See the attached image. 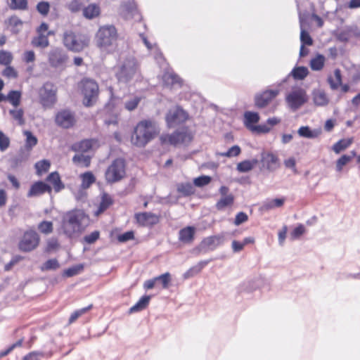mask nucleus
<instances>
[{
	"label": "nucleus",
	"mask_w": 360,
	"mask_h": 360,
	"mask_svg": "<svg viewBox=\"0 0 360 360\" xmlns=\"http://www.w3.org/2000/svg\"><path fill=\"white\" fill-rule=\"evenodd\" d=\"M87 222L88 217L82 210H72L63 215L61 229L68 237H75L83 231Z\"/></svg>",
	"instance_id": "2"
},
{
	"label": "nucleus",
	"mask_w": 360,
	"mask_h": 360,
	"mask_svg": "<svg viewBox=\"0 0 360 360\" xmlns=\"http://www.w3.org/2000/svg\"><path fill=\"white\" fill-rule=\"evenodd\" d=\"M21 93L18 91H11L6 96V101H9L13 106L20 105Z\"/></svg>",
	"instance_id": "41"
},
{
	"label": "nucleus",
	"mask_w": 360,
	"mask_h": 360,
	"mask_svg": "<svg viewBox=\"0 0 360 360\" xmlns=\"http://www.w3.org/2000/svg\"><path fill=\"white\" fill-rule=\"evenodd\" d=\"M260 162L269 171H274L278 167V157L270 152L263 151L261 153Z\"/></svg>",
	"instance_id": "17"
},
{
	"label": "nucleus",
	"mask_w": 360,
	"mask_h": 360,
	"mask_svg": "<svg viewBox=\"0 0 360 360\" xmlns=\"http://www.w3.org/2000/svg\"><path fill=\"white\" fill-rule=\"evenodd\" d=\"M158 124L151 120L140 121L134 129L131 136V142L137 147H144L160 133Z\"/></svg>",
	"instance_id": "1"
},
{
	"label": "nucleus",
	"mask_w": 360,
	"mask_h": 360,
	"mask_svg": "<svg viewBox=\"0 0 360 360\" xmlns=\"http://www.w3.org/2000/svg\"><path fill=\"white\" fill-rule=\"evenodd\" d=\"M308 100L306 90L299 86L292 87L286 93L285 98L287 106L293 111L300 109Z\"/></svg>",
	"instance_id": "5"
},
{
	"label": "nucleus",
	"mask_w": 360,
	"mask_h": 360,
	"mask_svg": "<svg viewBox=\"0 0 360 360\" xmlns=\"http://www.w3.org/2000/svg\"><path fill=\"white\" fill-rule=\"evenodd\" d=\"M309 74V70L307 68L300 66L295 68L290 72V75H292L295 79H304L307 75Z\"/></svg>",
	"instance_id": "38"
},
{
	"label": "nucleus",
	"mask_w": 360,
	"mask_h": 360,
	"mask_svg": "<svg viewBox=\"0 0 360 360\" xmlns=\"http://www.w3.org/2000/svg\"><path fill=\"white\" fill-rule=\"evenodd\" d=\"M352 160V157L347 155L341 156L336 162V170L341 172L343 167L349 162Z\"/></svg>",
	"instance_id": "51"
},
{
	"label": "nucleus",
	"mask_w": 360,
	"mask_h": 360,
	"mask_svg": "<svg viewBox=\"0 0 360 360\" xmlns=\"http://www.w3.org/2000/svg\"><path fill=\"white\" fill-rule=\"evenodd\" d=\"M209 263V261H201L195 266L189 269L184 274V278L187 279L194 276L201 271V270Z\"/></svg>",
	"instance_id": "29"
},
{
	"label": "nucleus",
	"mask_w": 360,
	"mask_h": 360,
	"mask_svg": "<svg viewBox=\"0 0 360 360\" xmlns=\"http://www.w3.org/2000/svg\"><path fill=\"white\" fill-rule=\"evenodd\" d=\"M100 13V8L96 4H90L83 10V15L87 19L97 17Z\"/></svg>",
	"instance_id": "34"
},
{
	"label": "nucleus",
	"mask_w": 360,
	"mask_h": 360,
	"mask_svg": "<svg viewBox=\"0 0 360 360\" xmlns=\"http://www.w3.org/2000/svg\"><path fill=\"white\" fill-rule=\"evenodd\" d=\"M53 34L54 32L53 31H49L46 34H38L37 36L32 39L31 43L35 47L44 49L49 45V37Z\"/></svg>",
	"instance_id": "22"
},
{
	"label": "nucleus",
	"mask_w": 360,
	"mask_h": 360,
	"mask_svg": "<svg viewBox=\"0 0 360 360\" xmlns=\"http://www.w3.org/2000/svg\"><path fill=\"white\" fill-rule=\"evenodd\" d=\"M10 114L13 118L18 121L19 124L24 123L23 120V110L22 109H13L10 110Z\"/></svg>",
	"instance_id": "57"
},
{
	"label": "nucleus",
	"mask_w": 360,
	"mask_h": 360,
	"mask_svg": "<svg viewBox=\"0 0 360 360\" xmlns=\"http://www.w3.org/2000/svg\"><path fill=\"white\" fill-rule=\"evenodd\" d=\"M139 224L142 226H153L160 221V217L151 212H143L136 214Z\"/></svg>",
	"instance_id": "19"
},
{
	"label": "nucleus",
	"mask_w": 360,
	"mask_h": 360,
	"mask_svg": "<svg viewBox=\"0 0 360 360\" xmlns=\"http://www.w3.org/2000/svg\"><path fill=\"white\" fill-rule=\"evenodd\" d=\"M259 161L257 159L252 160H245L239 162L237 165V169L240 172H248L252 170L255 165L258 164Z\"/></svg>",
	"instance_id": "33"
},
{
	"label": "nucleus",
	"mask_w": 360,
	"mask_h": 360,
	"mask_svg": "<svg viewBox=\"0 0 360 360\" xmlns=\"http://www.w3.org/2000/svg\"><path fill=\"white\" fill-rule=\"evenodd\" d=\"M193 136L187 129L176 131L172 134H162L160 137L162 144L179 146L186 144L191 141Z\"/></svg>",
	"instance_id": "6"
},
{
	"label": "nucleus",
	"mask_w": 360,
	"mask_h": 360,
	"mask_svg": "<svg viewBox=\"0 0 360 360\" xmlns=\"http://www.w3.org/2000/svg\"><path fill=\"white\" fill-rule=\"evenodd\" d=\"M94 143V142L92 140L82 141L74 146V150L83 153L88 152L93 148Z\"/></svg>",
	"instance_id": "36"
},
{
	"label": "nucleus",
	"mask_w": 360,
	"mask_h": 360,
	"mask_svg": "<svg viewBox=\"0 0 360 360\" xmlns=\"http://www.w3.org/2000/svg\"><path fill=\"white\" fill-rule=\"evenodd\" d=\"M38 229L41 233L48 234L53 231V224L51 221H44L39 224Z\"/></svg>",
	"instance_id": "54"
},
{
	"label": "nucleus",
	"mask_w": 360,
	"mask_h": 360,
	"mask_svg": "<svg viewBox=\"0 0 360 360\" xmlns=\"http://www.w3.org/2000/svg\"><path fill=\"white\" fill-rule=\"evenodd\" d=\"M37 9L41 15H46L49 12L50 5L46 1H41L37 4Z\"/></svg>",
	"instance_id": "60"
},
{
	"label": "nucleus",
	"mask_w": 360,
	"mask_h": 360,
	"mask_svg": "<svg viewBox=\"0 0 360 360\" xmlns=\"http://www.w3.org/2000/svg\"><path fill=\"white\" fill-rule=\"evenodd\" d=\"M56 87L51 83H46L40 90V99L45 107L52 106L56 101Z\"/></svg>",
	"instance_id": "12"
},
{
	"label": "nucleus",
	"mask_w": 360,
	"mask_h": 360,
	"mask_svg": "<svg viewBox=\"0 0 360 360\" xmlns=\"http://www.w3.org/2000/svg\"><path fill=\"white\" fill-rule=\"evenodd\" d=\"M83 264H77L66 269L64 272V274L68 277H72L81 273L83 271Z\"/></svg>",
	"instance_id": "45"
},
{
	"label": "nucleus",
	"mask_w": 360,
	"mask_h": 360,
	"mask_svg": "<svg viewBox=\"0 0 360 360\" xmlns=\"http://www.w3.org/2000/svg\"><path fill=\"white\" fill-rule=\"evenodd\" d=\"M139 73V64L134 57L127 58L116 73L120 82L127 83Z\"/></svg>",
	"instance_id": "4"
},
{
	"label": "nucleus",
	"mask_w": 360,
	"mask_h": 360,
	"mask_svg": "<svg viewBox=\"0 0 360 360\" xmlns=\"http://www.w3.org/2000/svg\"><path fill=\"white\" fill-rule=\"evenodd\" d=\"M84 104L90 106L94 102L98 92V84L93 80L85 79L82 82Z\"/></svg>",
	"instance_id": "9"
},
{
	"label": "nucleus",
	"mask_w": 360,
	"mask_h": 360,
	"mask_svg": "<svg viewBox=\"0 0 360 360\" xmlns=\"http://www.w3.org/2000/svg\"><path fill=\"white\" fill-rule=\"evenodd\" d=\"M224 236H213L205 238L199 245V251L207 252L209 250H213L217 246L223 243Z\"/></svg>",
	"instance_id": "15"
},
{
	"label": "nucleus",
	"mask_w": 360,
	"mask_h": 360,
	"mask_svg": "<svg viewBox=\"0 0 360 360\" xmlns=\"http://www.w3.org/2000/svg\"><path fill=\"white\" fill-rule=\"evenodd\" d=\"M188 118L187 113L179 107L170 109L166 116V121L169 127L186 121Z\"/></svg>",
	"instance_id": "13"
},
{
	"label": "nucleus",
	"mask_w": 360,
	"mask_h": 360,
	"mask_svg": "<svg viewBox=\"0 0 360 360\" xmlns=\"http://www.w3.org/2000/svg\"><path fill=\"white\" fill-rule=\"evenodd\" d=\"M91 307L92 305H89L87 307H84L74 311L69 319V323H72L74 321H75L79 316H81L82 314H85L88 310H89L91 308Z\"/></svg>",
	"instance_id": "55"
},
{
	"label": "nucleus",
	"mask_w": 360,
	"mask_h": 360,
	"mask_svg": "<svg viewBox=\"0 0 360 360\" xmlns=\"http://www.w3.org/2000/svg\"><path fill=\"white\" fill-rule=\"evenodd\" d=\"M305 228L302 224H300L298 226L295 228L290 234V238L292 240L298 239L302 235L305 233Z\"/></svg>",
	"instance_id": "50"
},
{
	"label": "nucleus",
	"mask_w": 360,
	"mask_h": 360,
	"mask_svg": "<svg viewBox=\"0 0 360 360\" xmlns=\"http://www.w3.org/2000/svg\"><path fill=\"white\" fill-rule=\"evenodd\" d=\"M155 280L160 281L163 288H168L171 282V275L167 272L155 278Z\"/></svg>",
	"instance_id": "48"
},
{
	"label": "nucleus",
	"mask_w": 360,
	"mask_h": 360,
	"mask_svg": "<svg viewBox=\"0 0 360 360\" xmlns=\"http://www.w3.org/2000/svg\"><path fill=\"white\" fill-rule=\"evenodd\" d=\"M56 122L61 127L70 128L75 124L76 120L72 112L69 110H63L57 114Z\"/></svg>",
	"instance_id": "16"
},
{
	"label": "nucleus",
	"mask_w": 360,
	"mask_h": 360,
	"mask_svg": "<svg viewBox=\"0 0 360 360\" xmlns=\"http://www.w3.org/2000/svg\"><path fill=\"white\" fill-rule=\"evenodd\" d=\"M50 165V162L46 160L37 162L35 164V168L37 169V174L40 175L44 172H46L49 170Z\"/></svg>",
	"instance_id": "43"
},
{
	"label": "nucleus",
	"mask_w": 360,
	"mask_h": 360,
	"mask_svg": "<svg viewBox=\"0 0 360 360\" xmlns=\"http://www.w3.org/2000/svg\"><path fill=\"white\" fill-rule=\"evenodd\" d=\"M162 80L167 86H174L175 84H181V79L178 75L173 72H167L162 76Z\"/></svg>",
	"instance_id": "28"
},
{
	"label": "nucleus",
	"mask_w": 360,
	"mask_h": 360,
	"mask_svg": "<svg viewBox=\"0 0 360 360\" xmlns=\"http://www.w3.org/2000/svg\"><path fill=\"white\" fill-rule=\"evenodd\" d=\"M39 236L34 231L25 232L19 243V248L23 252H30L39 245Z\"/></svg>",
	"instance_id": "10"
},
{
	"label": "nucleus",
	"mask_w": 360,
	"mask_h": 360,
	"mask_svg": "<svg viewBox=\"0 0 360 360\" xmlns=\"http://www.w3.org/2000/svg\"><path fill=\"white\" fill-rule=\"evenodd\" d=\"M209 263V261H201L195 266L189 269L184 274V278L187 279L194 276L201 271V270Z\"/></svg>",
	"instance_id": "30"
},
{
	"label": "nucleus",
	"mask_w": 360,
	"mask_h": 360,
	"mask_svg": "<svg viewBox=\"0 0 360 360\" xmlns=\"http://www.w3.org/2000/svg\"><path fill=\"white\" fill-rule=\"evenodd\" d=\"M353 138L341 139L333 146V150L335 153L338 154L347 148L353 143Z\"/></svg>",
	"instance_id": "32"
},
{
	"label": "nucleus",
	"mask_w": 360,
	"mask_h": 360,
	"mask_svg": "<svg viewBox=\"0 0 360 360\" xmlns=\"http://www.w3.org/2000/svg\"><path fill=\"white\" fill-rule=\"evenodd\" d=\"M46 192L51 193V188L46 184L42 182V181H38L34 184L28 193V197H34L40 195Z\"/></svg>",
	"instance_id": "20"
},
{
	"label": "nucleus",
	"mask_w": 360,
	"mask_h": 360,
	"mask_svg": "<svg viewBox=\"0 0 360 360\" xmlns=\"http://www.w3.org/2000/svg\"><path fill=\"white\" fill-rule=\"evenodd\" d=\"M211 181V178L208 176H201L195 178L193 181L196 186L201 187L208 184Z\"/></svg>",
	"instance_id": "61"
},
{
	"label": "nucleus",
	"mask_w": 360,
	"mask_h": 360,
	"mask_svg": "<svg viewBox=\"0 0 360 360\" xmlns=\"http://www.w3.org/2000/svg\"><path fill=\"white\" fill-rule=\"evenodd\" d=\"M150 300V296L149 295L142 297L136 304L129 309V313L133 314L143 310L148 305Z\"/></svg>",
	"instance_id": "26"
},
{
	"label": "nucleus",
	"mask_w": 360,
	"mask_h": 360,
	"mask_svg": "<svg viewBox=\"0 0 360 360\" xmlns=\"http://www.w3.org/2000/svg\"><path fill=\"white\" fill-rule=\"evenodd\" d=\"M48 59L51 66L60 68L66 63L68 56L61 49L53 48L49 51Z\"/></svg>",
	"instance_id": "14"
},
{
	"label": "nucleus",
	"mask_w": 360,
	"mask_h": 360,
	"mask_svg": "<svg viewBox=\"0 0 360 360\" xmlns=\"http://www.w3.org/2000/svg\"><path fill=\"white\" fill-rule=\"evenodd\" d=\"M59 267V264L56 259H51L46 261L42 266V270L56 269Z\"/></svg>",
	"instance_id": "58"
},
{
	"label": "nucleus",
	"mask_w": 360,
	"mask_h": 360,
	"mask_svg": "<svg viewBox=\"0 0 360 360\" xmlns=\"http://www.w3.org/2000/svg\"><path fill=\"white\" fill-rule=\"evenodd\" d=\"M23 60L27 63H33L35 60V53L33 51H26L23 53Z\"/></svg>",
	"instance_id": "64"
},
{
	"label": "nucleus",
	"mask_w": 360,
	"mask_h": 360,
	"mask_svg": "<svg viewBox=\"0 0 360 360\" xmlns=\"http://www.w3.org/2000/svg\"><path fill=\"white\" fill-rule=\"evenodd\" d=\"M195 229L193 226H187L179 231V240L184 243H190L194 238Z\"/></svg>",
	"instance_id": "24"
},
{
	"label": "nucleus",
	"mask_w": 360,
	"mask_h": 360,
	"mask_svg": "<svg viewBox=\"0 0 360 360\" xmlns=\"http://www.w3.org/2000/svg\"><path fill=\"white\" fill-rule=\"evenodd\" d=\"M81 178L82 179V187L83 188H88L95 181L94 176L89 172L81 174Z\"/></svg>",
	"instance_id": "42"
},
{
	"label": "nucleus",
	"mask_w": 360,
	"mask_h": 360,
	"mask_svg": "<svg viewBox=\"0 0 360 360\" xmlns=\"http://www.w3.org/2000/svg\"><path fill=\"white\" fill-rule=\"evenodd\" d=\"M13 60V55L7 51H0V64L8 65Z\"/></svg>",
	"instance_id": "46"
},
{
	"label": "nucleus",
	"mask_w": 360,
	"mask_h": 360,
	"mask_svg": "<svg viewBox=\"0 0 360 360\" xmlns=\"http://www.w3.org/2000/svg\"><path fill=\"white\" fill-rule=\"evenodd\" d=\"M314 103L318 106H325L329 103V98L326 92L322 89H314L312 91Z\"/></svg>",
	"instance_id": "23"
},
{
	"label": "nucleus",
	"mask_w": 360,
	"mask_h": 360,
	"mask_svg": "<svg viewBox=\"0 0 360 360\" xmlns=\"http://www.w3.org/2000/svg\"><path fill=\"white\" fill-rule=\"evenodd\" d=\"M328 82L332 89H337L342 84L340 70L338 69L335 70L333 75L328 77Z\"/></svg>",
	"instance_id": "27"
},
{
	"label": "nucleus",
	"mask_w": 360,
	"mask_h": 360,
	"mask_svg": "<svg viewBox=\"0 0 360 360\" xmlns=\"http://www.w3.org/2000/svg\"><path fill=\"white\" fill-rule=\"evenodd\" d=\"M177 191L184 195H189L193 193V187L191 184H180L177 186Z\"/></svg>",
	"instance_id": "44"
},
{
	"label": "nucleus",
	"mask_w": 360,
	"mask_h": 360,
	"mask_svg": "<svg viewBox=\"0 0 360 360\" xmlns=\"http://www.w3.org/2000/svg\"><path fill=\"white\" fill-rule=\"evenodd\" d=\"M47 179L53 184L56 192H58L64 187L61 183L59 174L57 172H52L50 174Z\"/></svg>",
	"instance_id": "39"
},
{
	"label": "nucleus",
	"mask_w": 360,
	"mask_h": 360,
	"mask_svg": "<svg viewBox=\"0 0 360 360\" xmlns=\"http://www.w3.org/2000/svg\"><path fill=\"white\" fill-rule=\"evenodd\" d=\"M63 40L65 46L74 52L82 51L89 44L88 39L77 37L70 30H67L64 32Z\"/></svg>",
	"instance_id": "8"
},
{
	"label": "nucleus",
	"mask_w": 360,
	"mask_h": 360,
	"mask_svg": "<svg viewBox=\"0 0 360 360\" xmlns=\"http://www.w3.org/2000/svg\"><path fill=\"white\" fill-rule=\"evenodd\" d=\"M300 41L302 44L311 46L313 44V39L309 34L306 31V19L304 15L300 14Z\"/></svg>",
	"instance_id": "21"
},
{
	"label": "nucleus",
	"mask_w": 360,
	"mask_h": 360,
	"mask_svg": "<svg viewBox=\"0 0 360 360\" xmlns=\"http://www.w3.org/2000/svg\"><path fill=\"white\" fill-rule=\"evenodd\" d=\"M90 156L83 153L75 155L72 158V161L75 164L83 167H88L90 165Z\"/></svg>",
	"instance_id": "35"
},
{
	"label": "nucleus",
	"mask_w": 360,
	"mask_h": 360,
	"mask_svg": "<svg viewBox=\"0 0 360 360\" xmlns=\"http://www.w3.org/2000/svg\"><path fill=\"white\" fill-rule=\"evenodd\" d=\"M278 90H267L255 96V105L258 108L266 106L278 94Z\"/></svg>",
	"instance_id": "18"
},
{
	"label": "nucleus",
	"mask_w": 360,
	"mask_h": 360,
	"mask_svg": "<svg viewBox=\"0 0 360 360\" xmlns=\"http://www.w3.org/2000/svg\"><path fill=\"white\" fill-rule=\"evenodd\" d=\"M325 63V57L322 55H317L315 58H312L310 61V67L313 70H321Z\"/></svg>",
	"instance_id": "37"
},
{
	"label": "nucleus",
	"mask_w": 360,
	"mask_h": 360,
	"mask_svg": "<svg viewBox=\"0 0 360 360\" xmlns=\"http://www.w3.org/2000/svg\"><path fill=\"white\" fill-rule=\"evenodd\" d=\"M245 124L251 130V127H255L253 124L257 123L259 120V114L253 112H246L244 115Z\"/></svg>",
	"instance_id": "31"
},
{
	"label": "nucleus",
	"mask_w": 360,
	"mask_h": 360,
	"mask_svg": "<svg viewBox=\"0 0 360 360\" xmlns=\"http://www.w3.org/2000/svg\"><path fill=\"white\" fill-rule=\"evenodd\" d=\"M24 134L26 136V147L29 149L32 148L37 143V139L30 131H25Z\"/></svg>",
	"instance_id": "47"
},
{
	"label": "nucleus",
	"mask_w": 360,
	"mask_h": 360,
	"mask_svg": "<svg viewBox=\"0 0 360 360\" xmlns=\"http://www.w3.org/2000/svg\"><path fill=\"white\" fill-rule=\"evenodd\" d=\"M8 5L13 10H26L27 8V0H8Z\"/></svg>",
	"instance_id": "40"
},
{
	"label": "nucleus",
	"mask_w": 360,
	"mask_h": 360,
	"mask_svg": "<svg viewBox=\"0 0 360 360\" xmlns=\"http://www.w3.org/2000/svg\"><path fill=\"white\" fill-rule=\"evenodd\" d=\"M112 204L111 198L107 195L104 194L102 196V200L99 206V212H102L105 210L110 205Z\"/></svg>",
	"instance_id": "56"
},
{
	"label": "nucleus",
	"mask_w": 360,
	"mask_h": 360,
	"mask_svg": "<svg viewBox=\"0 0 360 360\" xmlns=\"http://www.w3.org/2000/svg\"><path fill=\"white\" fill-rule=\"evenodd\" d=\"M141 101V98L139 96H134L131 98L130 100L127 101L125 104V108L129 111L134 110L138 106L139 102Z\"/></svg>",
	"instance_id": "53"
},
{
	"label": "nucleus",
	"mask_w": 360,
	"mask_h": 360,
	"mask_svg": "<svg viewBox=\"0 0 360 360\" xmlns=\"http://www.w3.org/2000/svg\"><path fill=\"white\" fill-rule=\"evenodd\" d=\"M45 356L43 352H31L26 354L22 360H40V357Z\"/></svg>",
	"instance_id": "59"
},
{
	"label": "nucleus",
	"mask_w": 360,
	"mask_h": 360,
	"mask_svg": "<svg viewBox=\"0 0 360 360\" xmlns=\"http://www.w3.org/2000/svg\"><path fill=\"white\" fill-rule=\"evenodd\" d=\"M220 198L215 204V207L219 211H223L226 208H230L233 206L235 200L234 195L230 193L229 188L227 186H222L219 189Z\"/></svg>",
	"instance_id": "11"
},
{
	"label": "nucleus",
	"mask_w": 360,
	"mask_h": 360,
	"mask_svg": "<svg viewBox=\"0 0 360 360\" xmlns=\"http://www.w3.org/2000/svg\"><path fill=\"white\" fill-rule=\"evenodd\" d=\"M125 162L122 159L114 160L108 167L105 176L108 183H115L122 179L126 174Z\"/></svg>",
	"instance_id": "7"
},
{
	"label": "nucleus",
	"mask_w": 360,
	"mask_h": 360,
	"mask_svg": "<svg viewBox=\"0 0 360 360\" xmlns=\"http://www.w3.org/2000/svg\"><path fill=\"white\" fill-rule=\"evenodd\" d=\"M321 129H311L307 126H302L297 130L300 136L307 139H315L321 134Z\"/></svg>",
	"instance_id": "25"
},
{
	"label": "nucleus",
	"mask_w": 360,
	"mask_h": 360,
	"mask_svg": "<svg viewBox=\"0 0 360 360\" xmlns=\"http://www.w3.org/2000/svg\"><path fill=\"white\" fill-rule=\"evenodd\" d=\"M2 74L4 76L8 78H16L18 76L16 70L11 66L6 67Z\"/></svg>",
	"instance_id": "63"
},
{
	"label": "nucleus",
	"mask_w": 360,
	"mask_h": 360,
	"mask_svg": "<svg viewBox=\"0 0 360 360\" xmlns=\"http://www.w3.org/2000/svg\"><path fill=\"white\" fill-rule=\"evenodd\" d=\"M248 219V215L243 212H240L236 216V218L234 220V224L236 226H239L241 224L247 221Z\"/></svg>",
	"instance_id": "62"
},
{
	"label": "nucleus",
	"mask_w": 360,
	"mask_h": 360,
	"mask_svg": "<svg viewBox=\"0 0 360 360\" xmlns=\"http://www.w3.org/2000/svg\"><path fill=\"white\" fill-rule=\"evenodd\" d=\"M240 153V148L238 146H233L231 148H230L225 153H218L219 155L224 156V157H236Z\"/></svg>",
	"instance_id": "49"
},
{
	"label": "nucleus",
	"mask_w": 360,
	"mask_h": 360,
	"mask_svg": "<svg viewBox=\"0 0 360 360\" xmlns=\"http://www.w3.org/2000/svg\"><path fill=\"white\" fill-rule=\"evenodd\" d=\"M10 146V139L1 131H0V150L6 151Z\"/></svg>",
	"instance_id": "52"
},
{
	"label": "nucleus",
	"mask_w": 360,
	"mask_h": 360,
	"mask_svg": "<svg viewBox=\"0 0 360 360\" xmlns=\"http://www.w3.org/2000/svg\"><path fill=\"white\" fill-rule=\"evenodd\" d=\"M117 38L118 33L115 27L105 25L99 27L96 33L95 43L101 51L110 53L114 50Z\"/></svg>",
	"instance_id": "3"
}]
</instances>
